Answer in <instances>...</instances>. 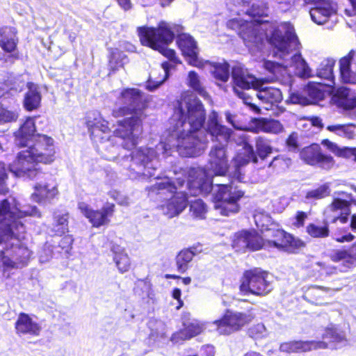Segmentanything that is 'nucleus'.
Segmentation results:
<instances>
[{"label":"nucleus","mask_w":356,"mask_h":356,"mask_svg":"<svg viewBox=\"0 0 356 356\" xmlns=\"http://www.w3.org/2000/svg\"><path fill=\"white\" fill-rule=\"evenodd\" d=\"M174 116L180 125L188 122L190 129L187 134L180 133L177 137V149L186 156H193L196 149L205 141V135H201L206 120V111L198 98L186 100L181 97L177 99L174 106Z\"/></svg>","instance_id":"nucleus-1"},{"label":"nucleus","mask_w":356,"mask_h":356,"mask_svg":"<svg viewBox=\"0 0 356 356\" xmlns=\"http://www.w3.org/2000/svg\"><path fill=\"white\" fill-rule=\"evenodd\" d=\"M54 140L45 134H38L27 149L19 151L9 164L10 171L19 177L36 179L40 171L39 163L49 165L56 160Z\"/></svg>","instance_id":"nucleus-2"},{"label":"nucleus","mask_w":356,"mask_h":356,"mask_svg":"<svg viewBox=\"0 0 356 356\" xmlns=\"http://www.w3.org/2000/svg\"><path fill=\"white\" fill-rule=\"evenodd\" d=\"M184 31V27L177 23L160 21L156 27L138 26L137 33L142 45L153 48L154 46L171 44L177 33Z\"/></svg>","instance_id":"nucleus-3"},{"label":"nucleus","mask_w":356,"mask_h":356,"mask_svg":"<svg viewBox=\"0 0 356 356\" xmlns=\"http://www.w3.org/2000/svg\"><path fill=\"white\" fill-rule=\"evenodd\" d=\"M268 271L259 267L245 270L239 280L238 290L243 296L263 297L271 291Z\"/></svg>","instance_id":"nucleus-4"},{"label":"nucleus","mask_w":356,"mask_h":356,"mask_svg":"<svg viewBox=\"0 0 356 356\" xmlns=\"http://www.w3.org/2000/svg\"><path fill=\"white\" fill-rule=\"evenodd\" d=\"M232 181L229 184H218L216 190L213 194L214 208L225 216L236 213L240 210L239 201L244 196L242 190L234 188L232 186Z\"/></svg>","instance_id":"nucleus-5"},{"label":"nucleus","mask_w":356,"mask_h":356,"mask_svg":"<svg viewBox=\"0 0 356 356\" xmlns=\"http://www.w3.org/2000/svg\"><path fill=\"white\" fill-rule=\"evenodd\" d=\"M121 106L114 108L111 115L115 118L125 117L129 114L144 115L147 100L144 99L143 92L136 88H123L118 97Z\"/></svg>","instance_id":"nucleus-6"},{"label":"nucleus","mask_w":356,"mask_h":356,"mask_svg":"<svg viewBox=\"0 0 356 356\" xmlns=\"http://www.w3.org/2000/svg\"><path fill=\"white\" fill-rule=\"evenodd\" d=\"M129 117L117 122V128L113 131V136L123 140L124 149L131 150L138 145L139 136L143 131V120L145 115L129 114Z\"/></svg>","instance_id":"nucleus-7"},{"label":"nucleus","mask_w":356,"mask_h":356,"mask_svg":"<svg viewBox=\"0 0 356 356\" xmlns=\"http://www.w3.org/2000/svg\"><path fill=\"white\" fill-rule=\"evenodd\" d=\"M254 315L250 311L246 312H232L227 309L225 314L213 323L216 331L221 335H229L241 330L244 326L250 323Z\"/></svg>","instance_id":"nucleus-8"},{"label":"nucleus","mask_w":356,"mask_h":356,"mask_svg":"<svg viewBox=\"0 0 356 356\" xmlns=\"http://www.w3.org/2000/svg\"><path fill=\"white\" fill-rule=\"evenodd\" d=\"M79 209L92 227L99 228L110 223L115 212V204L107 202L100 209H93L90 205L81 202L79 204Z\"/></svg>","instance_id":"nucleus-9"},{"label":"nucleus","mask_w":356,"mask_h":356,"mask_svg":"<svg viewBox=\"0 0 356 356\" xmlns=\"http://www.w3.org/2000/svg\"><path fill=\"white\" fill-rule=\"evenodd\" d=\"M300 159L307 165L319 166L330 170L334 165L335 161L332 156L323 152L320 145L312 143L303 147L299 153Z\"/></svg>","instance_id":"nucleus-10"},{"label":"nucleus","mask_w":356,"mask_h":356,"mask_svg":"<svg viewBox=\"0 0 356 356\" xmlns=\"http://www.w3.org/2000/svg\"><path fill=\"white\" fill-rule=\"evenodd\" d=\"M86 125L90 134V139L96 144H104L112 140L113 134L109 127V122L102 116L93 118H88Z\"/></svg>","instance_id":"nucleus-11"},{"label":"nucleus","mask_w":356,"mask_h":356,"mask_svg":"<svg viewBox=\"0 0 356 356\" xmlns=\"http://www.w3.org/2000/svg\"><path fill=\"white\" fill-rule=\"evenodd\" d=\"M176 43L182 54L188 58L191 65L199 68L203 67L202 61L198 59L197 42L191 35L184 33V31H179L176 36Z\"/></svg>","instance_id":"nucleus-12"},{"label":"nucleus","mask_w":356,"mask_h":356,"mask_svg":"<svg viewBox=\"0 0 356 356\" xmlns=\"http://www.w3.org/2000/svg\"><path fill=\"white\" fill-rule=\"evenodd\" d=\"M209 170L213 176L225 177L229 170V162L225 145H215L209 152Z\"/></svg>","instance_id":"nucleus-13"},{"label":"nucleus","mask_w":356,"mask_h":356,"mask_svg":"<svg viewBox=\"0 0 356 356\" xmlns=\"http://www.w3.org/2000/svg\"><path fill=\"white\" fill-rule=\"evenodd\" d=\"M328 344L323 341L292 340L280 344V350L286 353H300L316 349L327 348Z\"/></svg>","instance_id":"nucleus-14"},{"label":"nucleus","mask_w":356,"mask_h":356,"mask_svg":"<svg viewBox=\"0 0 356 356\" xmlns=\"http://www.w3.org/2000/svg\"><path fill=\"white\" fill-rule=\"evenodd\" d=\"M330 102L339 109L351 111L356 108V95L348 88L340 86L332 93Z\"/></svg>","instance_id":"nucleus-15"},{"label":"nucleus","mask_w":356,"mask_h":356,"mask_svg":"<svg viewBox=\"0 0 356 356\" xmlns=\"http://www.w3.org/2000/svg\"><path fill=\"white\" fill-rule=\"evenodd\" d=\"M243 149L245 152L237 154L234 159L235 163V170L232 175L233 179H235L240 182L242 181L243 179V175L241 172L240 168L247 165L250 162L257 163L259 161L254 153L253 147L248 141H243Z\"/></svg>","instance_id":"nucleus-16"},{"label":"nucleus","mask_w":356,"mask_h":356,"mask_svg":"<svg viewBox=\"0 0 356 356\" xmlns=\"http://www.w3.org/2000/svg\"><path fill=\"white\" fill-rule=\"evenodd\" d=\"M15 330L18 336L38 337L42 331V327L38 323L33 321L29 314L20 312L15 323Z\"/></svg>","instance_id":"nucleus-17"},{"label":"nucleus","mask_w":356,"mask_h":356,"mask_svg":"<svg viewBox=\"0 0 356 356\" xmlns=\"http://www.w3.org/2000/svg\"><path fill=\"white\" fill-rule=\"evenodd\" d=\"M297 40V36L292 31H287L283 35L278 27H275L268 38L269 42L279 51L289 54L290 51V42Z\"/></svg>","instance_id":"nucleus-18"},{"label":"nucleus","mask_w":356,"mask_h":356,"mask_svg":"<svg viewBox=\"0 0 356 356\" xmlns=\"http://www.w3.org/2000/svg\"><path fill=\"white\" fill-rule=\"evenodd\" d=\"M34 119L28 117L15 133L16 145L19 147H28L30 141H33L36 134Z\"/></svg>","instance_id":"nucleus-19"},{"label":"nucleus","mask_w":356,"mask_h":356,"mask_svg":"<svg viewBox=\"0 0 356 356\" xmlns=\"http://www.w3.org/2000/svg\"><path fill=\"white\" fill-rule=\"evenodd\" d=\"M206 131L211 135L213 141H222L225 143L229 141L232 133L231 129L219 123L216 115H213L209 118Z\"/></svg>","instance_id":"nucleus-20"},{"label":"nucleus","mask_w":356,"mask_h":356,"mask_svg":"<svg viewBox=\"0 0 356 356\" xmlns=\"http://www.w3.org/2000/svg\"><path fill=\"white\" fill-rule=\"evenodd\" d=\"M354 57L355 51L351 49L339 60L340 78L344 83L356 84V72L351 70Z\"/></svg>","instance_id":"nucleus-21"},{"label":"nucleus","mask_w":356,"mask_h":356,"mask_svg":"<svg viewBox=\"0 0 356 356\" xmlns=\"http://www.w3.org/2000/svg\"><path fill=\"white\" fill-rule=\"evenodd\" d=\"M202 252L200 244L193 245L189 248H184L179 252L175 257L177 270L180 273H186L189 267L190 263L193 257Z\"/></svg>","instance_id":"nucleus-22"},{"label":"nucleus","mask_w":356,"mask_h":356,"mask_svg":"<svg viewBox=\"0 0 356 356\" xmlns=\"http://www.w3.org/2000/svg\"><path fill=\"white\" fill-rule=\"evenodd\" d=\"M34 191L31 194V199L38 203L44 204L49 202L58 195V188L55 186L48 184H37L33 187Z\"/></svg>","instance_id":"nucleus-23"},{"label":"nucleus","mask_w":356,"mask_h":356,"mask_svg":"<svg viewBox=\"0 0 356 356\" xmlns=\"http://www.w3.org/2000/svg\"><path fill=\"white\" fill-rule=\"evenodd\" d=\"M253 124L254 125L253 131L258 133L259 131L278 134L284 131V126L277 120L259 118H254L253 120Z\"/></svg>","instance_id":"nucleus-24"},{"label":"nucleus","mask_w":356,"mask_h":356,"mask_svg":"<svg viewBox=\"0 0 356 356\" xmlns=\"http://www.w3.org/2000/svg\"><path fill=\"white\" fill-rule=\"evenodd\" d=\"M203 67L207 66L210 69V72L215 79L222 83H225L229 78V64L224 60L222 63L205 60L202 62Z\"/></svg>","instance_id":"nucleus-25"},{"label":"nucleus","mask_w":356,"mask_h":356,"mask_svg":"<svg viewBox=\"0 0 356 356\" xmlns=\"http://www.w3.org/2000/svg\"><path fill=\"white\" fill-rule=\"evenodd\" d=\"M330 292V288L317 285L311 286L305 291L304 298L312 304L322 305L326 304L325 300Z\"/></svg>","instance_id":"nucleus-26"},{"label":"nucleus","mask_w":356,"mask_h":356,"mask_svg":"<svg viewBox=\"0 0 356 356\" xmlns=\"http://www.w3.org/2000/svg\"><path fill=\"white\" fill-rule=\"evenodd\" d=\"M232 76L234 85L240 88L248 90L251 88H256V79L245 72L241 67L232 68Z\"/></svg>","instance_id":"nucleus-27"},{"label":"nucleus","mask_w":356,"mask_h":356,"mask_svg":"<svg viewBox=\"0 0 356 356\" xmlns=\"http://www.w3.org/2000/svg\"><path fill=\"white\" fill-rule=\"evenodd\" d=\"M207 170L204 168H191L188 170V185L189 189L203 190L204 186L207 184Z\"/></svg>","instance_id":"nucleus-28"},{"label":"nucleus","mask_w":356,"mask_h":356,"mask_svg":"<svg viewBox=\"0 0 356 356\" xmlns=\"http://www.w3.org/2000/svg\"><path fill=\"white\" fill-rule=\"evenodd\" d=\"M256 95L263 103L270 104V106H277L283 99L281 90L273 87L261 88Z\"/></svg>","instance_id":"nucleus-29"},{"label":"nucleus","mask_w":356,"mask_h":356,"mask_svg":"<svg viewBox=\"0 0 356 356\" xmlns=\"http://www.w3.org/2000/svg\"><path fill=\"white\" fill-rule=\"evenodd\" d=\"M350 202L348 200H343L339 197L334 198L330 204V209L332 211H341L339 216L332 218L331 222L335 223L339 220L341 224H345L348 220V216L350 215Z\"/></svg>","instance_id":"nucleus-30"},{"label":"nucleus","mask_w":356,"mask_h":356,"mask_svg":"<svg viewBox=\"0 0 356 356\" xmlns=\"http://www.w3.org/2000/svg\"><path fill=\"white\" fill-rule=\"evenodd\" d=\"M111 250L113 253V261L119 272L121 273L128 272L131 268L132 264L124 249L120 248L118 245H113Z\"/></svg>","instance_id":"nucleus-31"},{"label":"nucleus","mask_w":356,"mask_h":356,"mask_svg":"<svg viewBox=\"0 0 356 356\" xmlns=\"http://www.w3.org/2000/svg\"><path fill=\"white\" fill-rule=\"evenodd\" d=\"M334 13L332 7L327 3L312 8L309 11L312 19L317 24L327 22Z\"/></svg>","instance_id":"nucleus-32"},{"label":"nucleus","mask_w":356,"mask_h":356,"mask_svg":"<svg viewBox=\"0 0 356 356\" xmlns=\"http://www.w3.org/2000/svg\"><path fill=\"white\" fill-rule=\"evenodd\" d=\"M335 63L336 61L333 58H326L320 63L317 69V76L328 81L330 83H327V86L334 85V67Z\"/></svg>","instance_id":"nucleus-33"},{"label":"nucleus","mask_w":356,"mask_h":356,"mask_svg":"<svg viewBox=\"0 0 356 356\" xmlns=\"http://www.w3.org/2000/svg\"><path fill=\"white\" fill-rule=\"evenodd\" d=\"M187 86L192 89L193 92L207 99L210 97L206 87L204 86L198 74L194 71H189L187 77Z\"/></svg>","instance_id":"nucleus-34"},{"label":"nucleus","mask_w":356,"mask_h":356,"mask_svg":"<svg viewBox=\"0 0 356 356\" xmlns=\"http://www.w3.org/2000/svg\"><path fill=\"white\" fill-rule=\"evenodd\" d=\"M266 246V240L258 231L252 229H247L246 251L255 252Z\"/></svg>","instance_id":"nucleus-35"},{"label":"nucleus","mask_w":356,"mask_h":356,"mask_svg":"<svg viewBox=\"0 0 356 356\" xmlns=\"http://www.w3.org/2000/svg\"><path fill=\"white\" fill-rule=\"evenodd\" d=\"M321 83H309L307 87V95L312 104H318L326 97L325 86Z\"/></svg>","instance_id":"nucleus-36"},{"label":"nucleus","mask_w":356,"mask_h":356,"mask_svg":"<svg viewBox=\"0 0 356 356\" xmlns=\"http://www.w3.org/2000/svg\"><path fill=\"white\" fill-rule=\"evenodd\" d=\"M356 125L353 123L330 124L326 129L338 136L352 139L355 136Z\"/></svg>","instance_id":"nucleus-37"},{"label":"nucleus","mask_w":356,"mask_h":356,"mask_svg":"<svg viewBox=\"0 0 356 356\" xmlns=\"http://www.w3.org/2000/svg\"><path fill=\"white\" fill-rule=\"evenodd\" d=\"M148 191L152 195L169 193L175 197L177 193V187L175 184L169 179H165L160 182H156L148 188Z\"/></svg>","instance_id":"nucleus-38"},{"label":"nucleus","mask_w":356,"mask_h":356,"mask_svg":"<svg viewBox=\"0 0 356 356\" xmlns=\"http://www.w3.org/2000/svg\"><path fill=\"white\" fill-rule=\"evenodd\" d=\"M306 232L314 238H325L330 236L329 224L323 221V225H318L314 222L308 223L306 226Z\"/></svg>","instance_id":"nucleus-39"},{"label":"nucleus","mask_w":356,"mask_h":356,"mask_svg":"<svg viewBox=\"0 0 356 356\" xmlns=\"http://www.w3.org/2000/svg\"><path fill=\"white\" fill-rule=\"evenodd\" d=\"M41 102V95L36 88H29V90L26 92L24 100V106L26 110L32 111L37 109Z\"/></svg>","instance_id":"nucleus-40"},{"label":"nucleus","mask_w":356,"mask_h":356,"mask_svg":"<svg viewBox=\"0 0 356 356\" xmlns=\"http://www.w3.org/2000/svg\"><path fill=\"white\" fill-rule=\"evenodd\" d=\"M126 55L120 50L113 49L111 51L108 56V65L109 68V74L115 73L119 69L124 67V59Z\"/></svg>","instance_id":"nucleus-41"},{"label":"nucleus","mask_w":356,"mask_h":356,"mask_svg":"<svg viewBox=\"0 0 356 356\" xmlns=\"http://www.w3.org/2000/svg\"><path fill=\"white\" fill-rule=\"evenodd\" d=\"M288 234L289 232L282 229H274L272 233L273 239L266 240V245L267 244L270 248H275L284 251Z\"/></svg>","instance_id":"nucleus-42"},{"label":"nucleus","mask_w":356,"mask_h":356,"mask_svg":"<svg viewBox=\"0 0 356 356\" xmlns=\"http://www.w3.org/2000/svg\"><path fill=\"white\" fill-rule=\"evenodd\" d=\"M255 154L261 160H265L272 152L273 147L270 145L269 141L261 136L255 138Z\"/></svg>","instance_id":"nucleus-43"},{"label":"nucleus","mask_w":356,"mask_h":356,"mask_svg":"<svg viewBox=\"0 0 356 356\" xmlns=\"http://www.w3.org/2000/svg\"><path fill=\"white\" fill-rule=\"evenodd\" d=\"M284 251L291 254H297L305 248L306 243L300 238L294 236L292 234L289 233Z\"/></svg>","instance_id":"nucleus-44"},{"label":"nucleus","mask_w":356,"mask_h":356,"mask_svg":"<svg viewBox=\"0 0 356 356\" xmlns=\"http://www.w3.org/2000/svg\"><path fill=\"white\" fill-rule=\"evenodd\" d=\"M203 330L202 325L195 321L188 323H184L181 333L183 334L184 339H191L200 334Z\"/></svg>","instance_id":"nucleus-45"},{"label":"nucleus","mask_w":356,"mask_h":356,"mask_svg":"<svg viewBox=\"0 0 356 356\" xmlns=\"http://www.w3.org/2000/svg\"><path fill=\"white\" fill-rule=\"evenodd\" d=\"M330 259L334 262H339L344 260L343 266L348 268H353V259H351L350 249L349 250L341 249L336 250L330 255Z\"/></svg>","instance_id":"nucleus-46"},{"label":"nucleus","mask_w":356,"mask_h":356,"mask_svg":"<svg viewBox=\"0 0 356 356\" xmlns=\"http://www.w3.org/2000/svg\"><path fill=\"white\" fill-rule=\"evenodd\" d=\"M322 337L328 339L330 343H339L347 341L344 333L339 332L333 325L328 326L325 329Z\"/></svg>","instance_id":"nucleus-47"},{"label":"nucleus","mask_w":356,"mask_h":356,"mask_svg":"<svg viewBox=\"0 0 356 356\" xmlns=\"http://www.w3.org/2000/svg\"><path fill=\"white\" fill-rule=\"evenodd\" d=\"M292 63L299 70L300 76L304 78L312 76V70L300 53L295 54L291 58Z\"/></svg>","instance_id":"nucleus-48"},{"label":"nucleus","mask_w":356,"mask_h":356,"mask_svg":"<svg viewBox=\"0 0 356 356\" xmlns=\"http://www.w3.org/2000/svg\"><path fill=\"white\" fill-rule=\"evenodd\" d=\"M52 232L56 236H63L68 232V218L67 215H59L55 217Z\"/></svg>","instance_id":"nucleus-49"},{"label":"nucleus","mask_w":356,"mask_h":356,"mask_svg":"<svg viewBox=\"0 0 356 356\" xmlns=\"http://www.w3.org/2000/svg\"><path fill=\"white\" fill-rule=\"evenodd\" d=\"M291 159L287 156L279 154L269 163L268 167L277 172L284 171L291 165Z\"/></svg>","instance_id":"nucleus-50"},{"label":"nucleus","mask_w":356,"mask_h":356,"mask_svg":"<svg viewBox=\"0 0 356 356\" xmlns=\"http://www.w3.org/2000/svg\"><path fill=\"white\" fill-rule=\"evenodd\" d=\"M264 67L273 75L271 81L277 79L280 76L282 75L284 71L286 70V67L284 66V65L268 60H266L264 62Z\"/></svg>","instance_id":"nucleus-51"},{"label":"nucleus","mask_w":356,"mask_h":356,"mask_svg":"<svg viewBox=\"0 0 356 356\" xmlns=\"http://www.w3.org/2000/svg\"><path fill=\"white\" fill-rule=\"evenodd\" d=\"M29 255V250L26 247L19 245L13 246L10 257H11L18 264L25 263Z\"/></svg>","instance_id":"nucleus-52"},{"label":"nucleus","mask_w":356,"mask_h":356,"mask_svg":"<svg viewBox=\"0 0 356 356\" xmlns=\"http://www.w3.org/2000/svg\"><path fill=\"white\" fill-rule=\"evenodd\" d=\"M247 229H242L234 234L232 247L237 251L246 252Z\"/></svg>","instance_id":"nucleus-53"},{"label":"nucleus","mask_w":356,"mask_h":356,"mask_svg":"<svg viewBox=\"0 0 356 356\" xmlns=\"http://www.w3.org/2000/svg\"><path fill=\"white\" fill-rule=\"evenodd\" d=\"M190 211L194 216L202 219L207 211V205L202 200L197 199L191 203Z\"/></svg>","instance_id":"nucleus-54"},{"label":"nucleus","mask_w":356,"mask_h":356,"mask_svg":"<svg viewBox=\"0 0 356 356\" xmlns=\"http://www.w3.org/2000/svg\"><path fill=\"white\" fill-rule=\"evenodd\" d=\"M162 67L164 70V75L161 79L158 81H153L152 79H149L148 80L146 88L149 91H153L156 90L168 79L169 75L170 64L168 62H164L162 63Z\"/></svg>","instance_id":"nucleus-55"},{"label":"nucleus","mask_w":356,"mask_h":356,"mask_svg":"<svg viewBox=\"0 0 356 356\" xmlns=\"http://www.w3.org/2000/svg\"><path fill=\"white\" fill-rule=\"evenodd\" d=\"M154 47L152 48L154 50L158 51L163 56L168 58L170 60L172 61L174 63H180L179 58L176 55V52L172 49L168 48V44H162V45H156L153 44Z\"/></svg>","instance_id":"nucleus-56"},{"label":"nucleus","mask_w":356,"mask_h":356,"mask_svg":"<svg viewBox=\"0 0 356 356\" xmlns=\"http://www.w3.org/2000/svg\"><path fill=\"white\" fill-rule=\"evenodd\" d=\"M330 195L328 186L326 185H321L317 188L308 191L306 193L305 197L307 199L318 200L324 198Z\"/></svg>","instance_id":"nucleus-57"},{"label":"nucleus","mask_w":356,"mask_h":356,"mask_svg":"<svg viewBox=\"0 0 356 356\" xmlns=\"http://www.w3.org/2000/svg\"><path fill=\"white\" fill-rule=\"evenodd\" d=\"M18 118V114L13 111L8 110L0 104V124L15 122Z\"/></svg>","instance_id":"nucleus-58"},{"label":"nucleus","mask_w":356,"mask_h":356,"mask_svg":"<svg viewBox=\"0 0 356 356\" xmlns=\"http://www.w3.org/2000/svg\"><path fill=\"white\" fill-rule=\"evenodd\" d=\"M8 179V173L3 162H0V195H5L8 192L7 187V180Z\"/></svg>","instance_id":"nucleus-59"},{"label":"nucleus","mask_w":356,"mask_h":356,"mask_svg":"<svg viewBox=\"0 0 356 356\" xmlns=\"http://www.w3.org/2000/svg\"><path fill=\"white\" fill-rule=\"evenodd\" d=\"M19 227H23V224L18 219L14 218L10 222L6 225L2 232L3 235L8 238H17L16 234L14 233L13 228L17 229Z\"/></svg>","instance_id":"nucleus-60"},{"label":"nucleus","mask_w":356,"mask_h":356,"mask_svg":"<svg viewBox=\"0 0 356 356\" xmlns=\"http://www.w3.org/2000/svg\"><path fill=\"white\" fill-rule=\"evenodd\" d=\"M74 238L70 234H63L58 243V247L60 248V253L68 254L72 249Z\"/></svg>","instance_id":"nucleus-61"},{"label":"nucleus","mask_w":356,"mask_h":356,"mask_svg":"<svg viewBox=\"0 0 356 356\" xmlns=\"http://www.w3.org/2000/svg\"><path fill=\"white\" fill-rule=\"evenodd\" d=\"M7 216L14 218V213L11 211L9 200L6 198L0 201V220H4Z\"/></svg>","instance_id":"nucleus-62"},{"label":"nucleus","mask_w":356,"mask_h":356,"mask_svg":"<svg viewBox=\"0 0 356 356\" xmlns=\"http://www.w3.org/2000/svg\"><path fill=\"white\" fill-rule=\"evenodd\" d=\"M17 42L12 38L3 37L0 40L1 49L8 53L13 52L17 48Z\"/></svg>","instance_id":"nucleus-63"},{"label":"nucleus","mask_w":356,"mask_h":356,"mask_svg":"<svg viewBox=\"0 0 356 356\" xmlns=\"http://www.w3.org/2000/svg\"><path fill=\"white\" fill-rule=\"evenodd\" d=\"M285 145L289 151L296 152L299 148L298 133L291 132L286 138Z\"/></svg>","instance_id":"nucleus-64"}]
</instances>
